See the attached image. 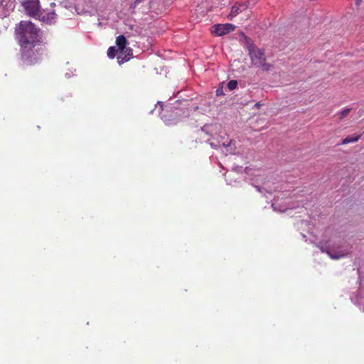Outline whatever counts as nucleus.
I'll use <instances>...</instances> for the list:
<instances>
[{
    "label": "nucleus",
    "instance_id": "obj_1",
    "mask_svg": "<svg viewBox=\"0 0 364 364\" xmlns=\"http://www.w3.org/2000/svg\"><path fill=\"white\" fill-rule=\"evenodd\" d=\"M15 35L21 46V51L31 48L33 43L41 39L38 28L29 21H21L16 25Z\"/></svg>",
    "mask_w": 364,
    "mask_h": 364
},
{
    "label": "nucleus",
    "instance_id": "obj_2",
    "mask_svg": "<svg viewBox=\"0 0 364 364\" xmlns=\"http://www.w3.org/2000/svg\"><path fill=\"white\" fill-rule=\"evenodd\" d=\"M47 55L46 45L40 40L31 46V48L21 51V56L24 61L30 64L38 63Z\"/></svg>",
    "mask_w": 364,
    "mask_h": 364
},
{
    "label": "nucleus",
    "instance_id": "obj_3",
    "mask_svg": "<svg viewBox=\"0 0 364 364\" xmlns=\"http://www.w3.org/2000/svg\"><path fill=\"white\" fill-rule=\"evenodd\" d=\"M248 51L252 63L254 65L261 68L264 71L270 70L272 65L266 63L264 50L251 45L248 46Z\"/></svg>",
    "mask_w": 364,
    "mask_h": 364
},
{
    "label": "nucleus",
    "instance_id": "obj_4",
    "mask_svg": "<svg viewBox=\"0 0 364 364\" xmlns=\"http://www.w3.org/2000/svg\"><path fill=\"white\" fill-rule=\"evenodd\" d=\"M116 45L119 50L117 60L119 64L124 63L132 58V49L127 47V41L123 35L117 37Z\"/></svg>",
    "mask_w": 364,
    "mask_h": 364
},
{
    "label": "nucleus",
    "instance_id": "obj_5",
    "mask_svg": "<svg viewBox=\"0 0 364 364\" xmlns=\"http://www.w3.org/2000/svg\"><path fill=\"white\" fill-rule=\"evenodd\" d=\"M21 4L28 15L31 16L38 15L41 8L39 0H23Z\"/></svg>",
    "mask_w": 364,
    "mask_h": 364
},
{
    "label": "nucleus",
    "instance_id": "obj_6",
    "mask_svg": "<svg viewBox=\"0 0 364 364\" xmlns=\"http://www.w3.org/2000/svg\"><path fill=\"white\" fill-rule=\"evenodd\" d=\"M235 29V26L232 23L215 24L211 28V33L216 36L226 35Z\"/></svg>",
    "mask_w": 364,
    "mask_h": 364
},
{
    "label": "nucleus",
    "instance_id": "obj_7",
    "mask_svg": "<svg viewBox=\"0 0 364 364\" xmlns=\"http://www.w3.org/2000/svg\"><path fill=\"white\" fill-rule=\"evenodd\" d=\"M247 9V4H235L231 8V11L229 14L228 18L230 20H232L234 17L237 16L239 14L242 13L245 10Z\"/></svg>",
    "mask_w": 364,
    "mask_h": 364
},
{
    "label": "nucleus",
    "instance_id": "obj_8",
    "mask_svg": "<svg viewBox=\"0 0 364 364\" xmlns=\"http://www.w3.org/2000/svg\"><path fill=\"white\" fill-rule=\"evenodd\" d=\"M360 135L348 136L342 141L341 144L345 145L349 143L356 142L360 139Z\"/></svg>",
    "mask_w": 364,
    "mask_h": 364
},
{
    "label": "nucleus",
    "instance_id": "obj_9",
    "mask_svg": "<svg viewBox=\"0 0 364 364\" xmlns=\"http://www.w3.org/2000/svg\"><path fill=\"white\" fill-rule=\"evenodd\" d=\"M119 52V50H117L115 47L111 46L107 50V56L109 58H114L117 53Z\"/></svg>",
    "mask_w": 364,
    "mask_h": 364
},
{
    "label": "nucleus",
    "instance_id": "obj_10",
    "mask_svg": "<svg viewBox=\"0 0 364 364\" xmlns=\"http://www.w3.org/2000/svg\"><path fill=\"white\" fill-rule=\"evenodd\" d=\"M350 108H346V109H344L343 110L339 112L337 114L338 115V118L339 119H344L345 117H346L348 114L350 113Z\"/></svg>",
    "mask_w": 364,
    "mask_h": 364
},
{
    "label": "nucleus",
    "instance_id": "obj_11",
    "mask_svg": "<svg viewBox=\"0 0 364 364\" xmlns=\"http://www.w3.org/2000/svg\"><path fill=\"white\" fill-rule=\"evenodd\" d=\"M228 88L230 90H233L237 88V81L235 80H232L228 82Z\"/></svg>",
    "mask_w": 364,
    "mask_h": 364
},
{
    "label": "nucleus",
    "instance_id": "obj_12",
    "mask_svg": "<svg viewBox=\"0 0 364 364\" xmlns=\"http://www.w3.org/2000/svg\"><path fill=\"white\" fill-rule=\"evenodd\" d=\"M326 252L330 256V257L332 259H338L344 256V254H342V255L333 254V253L330 252L329 251H327Z\"/></svg>",
    "mask_w": 364,
    "mask_h": 364
},
{
    "label": "nucleus",
    "instance_id": "obj_13",
    "mask_svg": "<svg viewBox=\"0 0 364 364\" xmlns=\"http://www.w3.org/2000/svg\"><path fill=\"white\" fill-rule=\"evenodd\" d=\"M355 2L357 6H360L362 3V0H355Z\"/></svg>",
    "mask_w": 364,
    "mask_h": 364
},
{
    "label": "nucleus",
    "instance_id": "obj_14",
    "mask_svg": "<svg viewBox=\"0 0 364 364\" xmlns=\"http://www.w3.org/2000/svg\"><path fill=\"white\" fill-rule=\"evenodd\" d=\"M260 106H261L260 102H257V103H256V105H255V107H257V108L260 107Z\"/></svg>",
    "mask_w": 364,
    "mask_h": 364
},
{
    "label": "nucleus",
    "instance_id": "obj_15",
    "mask_svg": "<svg viewBox=\"0 0 364 364\" xmlns=\"http://www.w3.org/2000/svg\"><path fill=\"white\" fill-rule=\"evenodd\" d=\"M142 0H134V3L137 4L141 1Z\"/></svg>",
    "mask_w": 364,
    "mask_h": 364
},
{
    "label": "nucleus",
    "instance_id": "obj_16",
    "mask_svg": "<svg viewBox=\"0 0 364 364\" xmlns=\"http://www.w3.org/2000/svg\"><path fill=\"white\" fill-rule=\"evenodd\" d=\"M223 146H230V143H229V144H225V143H223Z\"/></svg>",
    "mask_w": 364,
    "mask_h": 364
},
{
    "label": "nucleus",
    "instance_id": "obj_17",
    "mask_svg": "<svg viewBox=\"0 0 364 364\" xmlns=\"http://www.w3.org/2000/svg\"><path fill=\"white\" fill-rule=\"evenodd\" d=\"M3 1L4 0H0V6L2 5Z\"/></svg>",
    "mask_w": 364,
    "mask_h": 364
}]
</instances>
